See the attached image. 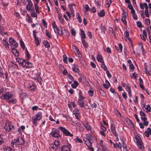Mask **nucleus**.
I'll return each mask as SVG.
<instances>
[{"label": "nucleus", "instance_id": "obj_1", "mask_svg": "<svg viewBox=\"0 0 151 151\" xmlns=\"http://www.w3.org/2000/svg\"><path fill=\"white\" fill-rule=\"evenodd\" d=\"M42 117V114L41 112H39L35 115V117L32 118V121L33 124L35 126L37 125V121L41 119Z\"/></svg>", "mask_w": 151, "mask_h": 151}, {"label": "nucleus", "instance_id": "obj_2", "mask_svg": "<svg viewBox=\"0 0 151 151\" xmlns=\"http://www.w3.org/2000/svg\"><path fill=\"white\" fill-rule=\"evenodd\" d=\"M4 129L6 132H10L12 129H14V127L12 124V123L7 120L6 121L5 125L4 127Z\"/></svg>", "mask_w": 151, "mask_h": 151}, {"label": "nucleus", "instance_id": "obj_3", "mask_svg": "<svg viewBox=\"0 0 151 151\" xmlns=\"http://www.w3.org/2000/svg\"><path fill=\"white\" fill-rule=\"evenodd\" d=\"M50 134L52 136V137L56 138H58L59 137H61V135L60 134V132L59 131L55 128H52V131Z\"/></svg>", "mask_w": 151, "mask_h": 151}, {"label": "nucleus", "instance_id": "obj_4", "mask_svg": "<svg viewBox=\"0 0 151 151\" xmlns=\"http://www.w3.org/2000/svg\"><path fill=\"white\" fill-rule=\"evenodd\" d=\"M13 95L10 92H6L2 94L0 97L3 100H6L7 101L11 98H12Z\"/></svg>", "mask_w": 151, "mask_h": 151}, {"label": "nucleus", "instance_id": "obj_5", "mask_svg": "<svg viewBox=\"0 0 151 151\" xmlns=\"http://www.w3.org/2000/svg\"><path fill=\"white\" fill-rule=\"evenodd\" d=\"M134 140L139 148H142L143 147V144L139 137H135L134 138Z\"/></svg>", "mask_w": 151, "mask_h": 151}, {"label": "nucleus", "instance_id": "obj_6", "mask_svg": "<svg viewBox=\"0 0 151 151\" xmlns=\"http://www.w3.org/2000/svg\"><path fill=\"white\" fill-rule=\"evenodd\" d=\"M58 129L60 130L61 132L63 133L66 136H68L71 137L73 136V135L71 133L65 128L61 127H59Z\"/></svg>", "mask_w": 151, "mask_h": 151}, {"label": "nucleus", "instance_id": "obj_7", "mask_svg": "<svg viewBox=\"0 0 151 151\" xmlns=\"http://www.w3.org/2000/svg\"><path fill=\"white\" fill-rule=\"evenodd\" d=\"M59 146V142L58 140H55L54 143L50 145L51 148L54 151L57 150Z\"/></svg>", "mask_w": 151, "mask_h": 151}, {"label": "nucleus", "instance_id": "obj_8", "mask_svg": "<svg viewBox=\"0 0 151 151\" xmlns=\"http://www.w3.org/2000/svg\"><path fill=\"white\" fill-rule=\"evenodd\" d=\"M28 4L26 7V9L28 11H32V8L33 6V4L31 0L27 1Z\"/></svg>", "mask_w": 151, "mask_h": 151}, {"label": "nucleus", "instance_id": "obj_9", "mask_svg": "<svg viewBox=\"0 0 151 151\" xmlns=\"http://www.w3.org/2000/svg\"><path fill=\"white\" fill-rule=\"evenodd\" d=\"M71 145L70 144L63 146L61 148L60 151H70Z\"/></svg>", "mask_w": 151, "mask_h": 151}, {"label": "nucleus", "instance_id": "obj_10", "mask_svg": "<svg viewBox=\"0 0 151 151\" xmlns=\"http://www.w3.org/2000/svg\"><path fill=\"white\" fill-rule=\"evenodd\" d=\"M16 139L17 145H22L24 143V140L22 137H18Z\"/></svg>", "mask_w": 151, "mask_h": 151}, {"label": "nucleus", "instance_id": "obj_11", "mask_svg": "<svg viewBox=\"0 0 151 151\" xmlns=\"http://www.w3.org/2000/svg\"><path fill=\"white\" fill-rule=\"evenodd\" d=\"M9 42L12 45L14 46L15 48L17 47L18 45V44L17 42L12 38H9Z\"/></svg>", "mask_w": 151, "mask_h": 151}, {"label": "nucleus", "instance_id": "obj_12", "mask_svg": "<svg viewBox=\"0 0 151 151\" xmlns=\"http://www.w3.org/2000/svg\"><path fill=\"white\" fill-rule=\"evenodd\" d=\"M111 130L114 136H117V133L116 132V128L114 124H111Z\"/></svg>", "mask_w": 151, "mask_h": 151}, {"label": "nucleus", "instance_id": "obj_13", "mask_svg": "<svg viewBox=\"0 0 151 151\" xmlns=\"http://www.w3.org/2000/svg\"><path fill=\"white\" fill-rule=\"evenodd\" d=\"M83 141L85 142V143L87 146L88 147L91 146L92 143L91 140L88 139L87 138H85L83 139Z\"/></svg>", "mask_w": 151, "mask_h": 151}, {"label": "nucleus", "instance_id": "obj_14", "mask_svg": "<svg viewBox=\"0 0 151 151\" xmlns=\"http://www.w3.org/2000/svg\"><path fill=\"white\" fill-rule=\"evenodd\" d=\"M151 134V130L150 128H147V131L145 132V135L147 137H149V135Z\"/></svg>", "mask_w": 151, "mask_h": 151}, {"label": "nucleus", "instance_id": "obj_15", "mask_svg": "<svg viewBox=\"0 0 151 151\" xmlns=\"http://www.w3.org/2000/svg\"><path fill=\"white\" fill-rule=\"evenodd\" d=\"M25 127L24 125H22L17 129V131L19 133H21L25 129Z\"/></svg>", "mask_w": 151, "mask_h": 151}, {"label": "nucleus", "instance_id": "obj_16", "mask_svg": "<svg viewBox=\"0 0 151 151\" xmlns=\"http://www.w3.org/2000/svg\"><path fill=\"white\" fill-rule=\"evenodd\" d=\"M144 108L146 110L145 112H150L151 111V108L150 105L149 104L147 105L146 107L145 106H143V109L144 110Z\"/></svg>", "mask_w": 151, "mask_h": 151}, {"label": "nucleus", "instance_id": "obj_17", "mask_svg": "<svg viewBox=\"0 0 151 151\" xmlns=\"http://www.w3.org/2000/svg\"><path fill=\"white\" fill-rule=\"evenodd\" d=\"M68 6L69 7V8L70 9L71 13H73L74 12V11L73 10V7H75V5L74 4H69L68 5Z\"/></svg>", "mask_w": 151, "mask_h": 151}, {"label": "nucleus", "instance_id": "obj_18", "mask_svg": "<svg viewBox=\"0 0 151 151\" xmlns=\"http://www.w3.org/2000/svg\"><path fill=\"white\" fill-rule=\"evenodd\" d=\"M72 70L73 72L78 73L79 72V69L76 66L74 65L72 67Z\"/></svg>", "mask_w": 151, "mask_h": 151}, {"label": "nucleus", "instance_id": "obj_19", "mask_svg": "<svg viewBox=\"0 0 151 151\" xmlns=\"http://www.w3.org/2000/svg\"><path fill=\"white\" fill-rule=\"evenodd\" d=\"M125 89L128 92L129 96L130 97L131 96V91L130 87L128 85H127V87H126Z\"/></svg>", "mask_w": 151, "mask_h": 151}, {"label": "nucleus", "instance_id": "obj_20", "mask_svg": "<svg viewBox=\"0 0 151 151\" xmlns=\"http://www.w3.org/2000/svg\"><path fill=\"white\" fill-rule=\"evenodd\" d=\"M17 100L15 98H12L11 99H9L7 101V102L9 103H12V104H15L16 103Z\"/></svg>", "mask_w": 151, "mask_h": 151}, {"label": "nucleus", "instance_id": "obj_21", "mask_svg": "<svg viewBox=\"0 0 151 151\" xmlns=\"http://www.w3.org/2000/svg\"><path fill=\"white\" fill-rule=\"evenodd\" d=\"M106 83H104L103 84L104 87L106 89H108L110 86L109 82L107 81H106Z\"/></svg>", "mask_w": 151, "mask_h": 151}, {"label": "nucleus", "instance_id": "obj_22", "mask_svg": "<svg viewBox=\"0 0 151 151\" xmlns=\"http://www.w3.org/2000/svg\"><path fill=\"white\" fill-rule=\"evenodd\" d=\"M12 51L14 55L16 56H18L19 55L18 51L14 48L12 49Z\"/></svg>", "mask_w": 151, "mask_h": 151}, {"label": "nucleus", "instance_id": "obj_23", "mask_svg": "<svg viewBox=\"0 0 151 151\" xmlns=\"http://www.w3.org/2000/svg\"><path fill=\"white\" fill-rule=\"evenodd\" d=\"M36 86L33 84L32 85H30L29 86V89L31 91H35L36 90Z\"/></svg>", "mask_w": 151, "mask_h": 151}, {"label": "nucleus", "instance_id": "obj_24", "mask_svg": "<svg viewBox=\"0 0 151 151\" xmlns=\"http://www.w3.org/2000/svg\"><path fill=\"white\" fill-rule=\"evenodd\" d=\"M54 30L56 33L58 34V35H60L62 34V31L60 30L58 27L55 28Z\"/></svg>", "mask_w": 151, "mask_h": 151}, {"label": "nucleus", "instance_id": "obj_25", "mask_svg": "<svg viewBox=\"0 0 151 151\" xmlns=\"http://www.w3.org/2000/svg\"><path fill=\"white\" fill-rule=\"evenodd\" d=\"M54 30L56 33L58 34V35H60L62 34V31L60 30L58 27L55 28Z\"/></svg>", "mask_w": 151, "mask_h": 151}, {"label": "nucleus", "instance_id": "obj_26", "mask_svg": "<svg viewBox=\"0 0 151 151\" xmlns=\"http://www.w3.org/2000/svg\"><path fill=\"white\" fill-rule=\"evenodd\" d=\"M34 39L35 40V42L36 45H38L41 42V39L38 37H36Z\"/></svg>", "mask_w": 151, "mask_h": 151}, {"label": "nucleus", "instance_id": "obj_27", "mask_svg": "<svg viewBox=\"0 0 151 151\" xmlns=\"http://www.w3.org/2000/svg\"><path fill=\"white\" fill-rule=\"evenodd\" d=\"M105 15V12L104 10H101L98 13V16L100 17H102Z\"/></svg>", "mask_w": 151, "mask_h": 151}, {"label": "nucleus", "instance_id": "obj_28", "mask_svg": "<svg viewBox=\"0 0 151 151\" xmlns=\"http://www.w3.org/2000/svg\"><path fill=\"white\" fill-rule=\"evenodd\" d=\"M43 44L45 47L47 48H49L50 47L49 43L47 41H43Z\"/></svg>", "mask_w": 151, "mask_h": 151}, {"label": "nucleus", "instance_id": "obj_29", "mask_svg": "<svg viewBox=\"0 0 151 151\" xmlns=\"http://www.w3.org/2000/svg\"><path fill=\"white\" fill-rule=\"evenodd\" d=\"M78 85V82L77 81H73V83L71 84V86L73 88H76Z\"/></svg>", "mask_w": 151, "mask_h": 151}, {"label": "nucleus", "instance_id": "obj_30", "mask_svg": "<svg viewBox=\"0 0 151 151\" xmlns=\"http://www.w3.org/2000/svg\"><path fill=\"white\" fill-rule=\"evenodd\" d=\"M83 125L84 126L86 127V128L87 130H91V128L89 124L88 123L83 124Z\"/></svg>", "mask_w": 151, "mask_h": 151}, {"label": "nucleus", "instance_id": "obj_31", "mask_svg": "<svg viewBox=\"0 0 151 151\" xmlns=\"http://www.w3.org/2000/svg\"><path fill=\"white\" fill-rule=\"evenodd\" d=\"M2 43L4 45V47L6 48H9V45L7 42L6 40H2Z\"/></svg>", "mask_w": 151, "mask_h": 151}, {"label": "nucleus", "instance_id": "obj_32", "mask_svg": "<svg viewBox=\"0 0 151 151\" xmlns=\"http://www.w3.org/2000/svg\"><path fill=\"white\" fill-rule=\"evenodd\" d=\"M34 78L35 80H37L38 82L41 79L40 75L38 74H36L34 77Z\"/></svg>", "mask_w": 151, "mask_h": 151}, {"label": "nucleus", "instance_id": "obj_33", "mask_svg": "<svg viewBox=\"0 0 151 151\" xmlns=\"http://www.w3.org/2000/svg\"><path fill=\"white\" fill-rule=\"evenodd\" d=\"M21 61L20 62V64L23 67L26 68V61L25 60H21Z\"/></svg>", "mask_w": 151, "mask_h": 151}, {"label": "nucleus", "instance_id": "obj_34", "mask_svg": "<svg viewBox=\"0 0 151 151\" xmlns=\"http://www.w3.org/2000/svg\"><path fill=\"white\" fill-rule=\"evenodd\" d=\"M17 140L16 139H14L12 142L11 143V146L13 147H14V145L16 146L17 145Z\"/></svg>", "mask_w": 151, "mask_h": 151}, {"label": "nucleus", "instance_id": "obj_35", "mask_svg": "<svg viewBox=\"0 0 151 151\" xmlns=\"http://www.w3.org/2000/svg\"><path fill=\"white\" fill-rule=\"evenodd\" d=\"M96 59L99 62L102 63L103 62H104L103 61V59L102 58V57L100 55H98L96 58Z\"/></svg>", "mask_w": 151, "mask_h": 151}, {"label": "nucleus", "instance_id": "obj_36", "mask_svg": "<svg viewBox=\"0 0 151 151\" xmlns=\"http://www.w3.org/2000/svg\"><path fill=\"white\" fill-rule=\"evenodd\" d=\"M80 30L81 32V39H82V38H85L86 37L84 31L81 29H80Z\"/></svg>", "mask_w": 151, "mask_h": 151}, {"label": "nucleus", "instance_id": "obj_37", "mask_svg": "<svg viewBox=\"0 0 151 151\" xmlns=\"http://www.w3.org/2000/svg\"><path fill=\"white\" fill-rule=\"evenodd\" d=\"M82 100H79L78 101V104L80 106L82 107H84V103L82 101Z\"/></svg>", "mask_w": 151, "mask_h": 151}, {"label": "nucleus", "instance_id": "obj_38", "mask_svg": "<svg viewBox=\"0 0 151 151\" xmlns=\"http://www.w3.org/2000/svg\"><path fill=\"white\" fill-rule=\"evenodd\" d=\"M100 29L101 30V32L103 34H104L106 31V28L105 27L104 25H102V24H101V27L100 28Z\"/></svg>", "mask_w": 151, "mask_h": 151}, {"label": "nucleus", "instance_id": "obj_39", "mask_svg": "<svg viewBox=\"0 0 151 151\" xmlns=\"http://www.w3.org/2000/svg\"><path fill=\"white\" fill-rule=\"evenodd\" d=\"M25 52L26 54V56L27 58L29 60L30 58V55L28 50L26 49L25 50Z\"/></svg>", "mask_w": 151, "mask_h": 151}, {"label": "nucleus", "instance_id": "obj_40", "mask_svg": "<svg viewBox=\"0 0 151 151\" xmlns=\"http://www.w3.org/2000/svg\"><path fill=\"white\" fill-rule=\"evenodd\" d=\"M120 138V140H121V143L119 142V143H118V145H119V148L121 149L122 147V145H124V142L123 141V139H122V138Z\"/></svg>", "mask_w": 151, "mask_h": 151}, {"label": "nucleus", "instance_id": "obj_41", "mask_svg": "<svg viewBox=\"0 0 151 151\" xmlns=\"http://www.w3.org/2000/svg\"><path fill=\"white\" fill-rule=\"evenodd\" d=\"M26 68H31L32 66V64L31 63L28 62L26 61Z\"/></svg>", "mask_w": 151, "mask_h": 151}, {"label": "nucleus", "instance_id": "obj_42", "mask_svg": "<svg viewBox=\"0 0 151 151\" xmlns=\"http://www.w3.org/2000/svg\"><path fill=\"white\" fill-rule=\"evenodd\" d=\"M101 66L104 70L106 71L107 70V68L105 66L104 62H103L102 63H101Z\"/></svg>", "mask_w": 151, "mask_h": 151}, {"label": "nucleus", "instance_id": "obj_43", "mask_svg": "<svg viewBox=\"0 0 151 151\" xmlns=\"http://www.w3.org/2000/svg\"><path fill=\"white\" fill-rule=\"evenodd\" d=\"M78 95L79 98L81 100H83L84 99L85 97L83 96L82 95V91L79 90V92L78 93Z\"/></svg>", "mask_w": 151, "mask_h": 151}, {"label": "nucleus", "instance_id": "obj_44", "mask_svg": "<svg viewBox=\"0 0 151 151\" xmlns=\"http://www.w3.org/2000/svg\"><path fill=\"white\" fill-rule=\"evenodd\" d=\"M82 42L84 46L88 47V45L84 40L82 39Z\"/></svg>", "mask_w": 151, "mask_h": 151}, {"label": "nucleus", "instance_id": "obj_45", "mask_svg": "<svg viewBox=\"0 0 151 151\" xmlns=\"http://www.w3.org/2000/svg\"><path fill=\"white\" fill-rule=\"evenodd\" d=\"M20 45L22 48L24 50L25 48V46L23 41L22 40H21L20 41Z\"/></svg>", "mask_w": 151, "mask_h": 151}, {"label": "nucleus", "instance_id": "obj_46", "mask_svg": "<svg viewBox=\"0 0 151 151\" xmlns=\"http://www.w3.org/2000/svg\"><path fill=\"white\" fill-rule=\"evenodd\" d=\"M58 19L59 21L61 23H63V19L61 15L59 14H58Z\"/></svg>", "mask_w": 151, "mask_h": 151}, {"label": "nucleus", "instance_id": "obj_47", "mask_svg": "<svg viewBox=\"0 0 151 151\" xmlns=\"http://www.w3.org/2000/svg\"><path fill=\"white\" fill-rule=\"evenodd\" d=\"M74 140L75 142L78 143H82L83 142L82 140L79 138L78 137H76V138L74 139Z\"/></svg>", "mask_w": 151, "mask_h": 151}, {"label": "nucleus", "instance_id": "obj_48", "mask_svg": "<svg viewBox=\"0 0 151 151\" xmlns=\"http://www.w3.org/2000/svg\"><path fill=\"white\" fill-rule=\"evenodd\" d=\"M27 94L25 93H23L21 94L20 97L22 99H24L25 98Z\"/></svg>", "mask_w": 151, "mask_h": 151}, {"label": "nucleus", "instance_id": "obj_49", "mask_svg": "<svg viewBox=\"0 0 151 151\" xmlns=\"http://www.w3.org/2000/svg\"><path fill=\"white\" fill-rule=\"evenodd\" d=\"M125 37L126 38L129 39V32L127 31H126L124 33Z\"/></svg>", "mask_w": 151, "mask_h": 151}, {"label": "nucleus", "instance_id": "obj_50", "mask_svg": "<svg viewBox=\"0 0 151 151\" xmlns=\"http://www.w3.org/2000/svg\"><path fill=\"white\" fill-rule=\"evenodd\" d=\"M73 113L74 114H80L79 110L78 109H75L73 111Z\"/></svg>", "mask_w": 151, "mask_h": 151}, {"label": "nucleus", "instance_id": "obj_51", "mask_svg": "<svg viewBox=\"0 0 151 151\" xmlns=\"http://www.w3.org/2000/svg\"><path fill=\"white\" fill-rule=\"evenodd\" d=\"M86 78L84 75H81V76L79 77L78 78V80L79 82L82 83V79H84Z\"/></svg>", "mask_w": 151, "mask_h": 151}, {"label": "nucleus", "instance_id": "obj_52", "mask_svg": "<svg viewBox=\"0 0 151 151\" xmlns=\"http://www.w3.org/2000/svg\"><path fill=\"white\" fill-rule=\"evenodd\" d=\"M4 151H11L12 149L9 147L6 146L4 147Z\"/></svg>", "mask_w": 151, "mask_h": 151}, {"label": "nucleus", "instance_id": "obj_53", "mask_svg": "<svg viewBox=\"0 0 151 151\" xmlns=\"http://www.w3.org/2000/svg\"><path fill=\"white\" fill-rule=\"evenodd\" d=\"M111 3V0H106V5H107V8H109Z\"/></svg>", "mask_w": 151, "mask_h": 151}, {"label": "nucleus", "instance_id": "obj_54", "mask_svg": "<svg viewBox=\"0 0 151 151\" xmlns=\"http://www.w3.org/2000/svg\"><path fill=\"white\" fill-rule=\"evenodd\" d=\"M35 7L36 12L39 14L40 13V12L37 5L36 4H35Z\"/></svg>", "mask_w": 151, "mask_h": 151}, {"label": "nucleus", "instance_id": "obj_55", "mask_svg": "<svg viewBox=\"0 0 151 151\" xmlns=\"http://www.w3.org/2000/svg\"><path fill=\"white\" fill-rule=\"evenodd\" d=\"M46 34L48 38L51 39L52 38V36L50 35V33L47 30H46Z\"/></svg>", "mask_w": 151, "mask_h": 151}, {"label": "nucleus", "instance_id": "obj_56", "mask_svg": "<svg viewBox=\"0 0 151 151\" xmlns=\"http://www.w3.org/2000/svg\"><path fill=\"white\" fill-rule=\"evenodd\" d=\"M76 16H78V17H77V18L78 22L80 23L81 22H82V19L79 16V14L78 13H76Z\"/></svg>", "mask_w": 151, "mask_h": 151}, {"label": "nucleus", "instance_id": "obj_57", "mask_svg": "<svg viewBox=\"0 0 151 151\" xmlns=\"http://www.w3.org/2000/svg\"><path fill=\"white\" fill-rule=\"evenodd\" d=\"M127 122H128V123L131 126H132V127H134V124L129 119H127Z\"/></svg>", "mask_w": 151, "mask_h": 151}, {"label": "nucleus", "instance_id": "obj_58", "mask_svg": "<svg viewBox=\"0 0 151 151\" xmlns=\"http://www.w3.org/2000/svg\"><path fill=\"white\" fill-rule=\"evenodd\" d=\"M144 7L145 8V12H148V6L147 4L146 3H144Z\"/></svg>", "mask_w": 151, "mask_h": 151}, {"label": "nucleus", "instance_id": "obj_59", "mask_svg": "<svg viewBox=\"0 0 151 151\" xmlns=\"http://www.w3.org/2000/svg\"><path fill=\"white\" fill-rule=\"evenodd\" d=\"M31 16L33 17H37V14L34 11L32 12L31 14Z\"/></svg>", "mask_w": 151, "mask_h": 151}, {"label": "nucleus", "instance_id": "obj_60", "mask_svg": "<svg viewBox=\"0 0 151 151\" xmlns=\"http://www.w3.org/2000/svg\"><path fill=\"white\" fill-rule=\"evenodd\" d=\"M75 54L76 55H77L79 57H82V55L78 50H77L76 51Z\"/></svg>", "mask_w": 151, "mask_h": 151}, {"label": "nucleus", "instance_id": "obj_61", "mask_svg": "<svg viewBox=\"0 0 151 151\" xmlns=\"http://www.w3.org/2000/svg\"><path fill=\"white\" fill-rule=\"evenodd\" d=\"M63 61L64 63H68L67 58V56L65 55H63Z\"/></svg>", "mask_w": 151, "mask_h": 151}, {"label": "nucleus", "instance_id": "obj_62", "mask_svg": "<svg viewBox=\"0 0 151 151\" xmlns=\"http://www.w3.org/2000/svg\"><path fill=\"white\" fill-rule=\"evenodd\" d=\"M84 10L85 12H88L89 10V8L88 5L87 4L85 5Z\"/></svg>", "mask_w": 151, "mask_h": 151}, {"label": "nucleus", "instance_id": "obj_63", "mask_svg": "<svg viewBox=\"0 0 151 151\" xmlns=\"http://www.w3.org/2000/svg\"><path fill=\"white\" fill-rule=\"evenodd\" d=\"M119 48L117 49V50L119 51L120 50V52H122V46L121 43H120L119 44Z\"/></svg>", "mask_w": 151, "mask_h": 151}, {"label": "nucleus", "instance_id": "obj_64", "mask_svg": "<svg viewBox=\"0 0 151 151\" xmlns=\"http://www.w3.org/2000/svg\"><path fill=\"white\" fill-rule=\"evenodd\" d=\"M101 147L102 149L104 151H108L106 147L104 145H101Z\"/></svg>", "mask_w": 151, "mask_h": 151}]
</instances>
